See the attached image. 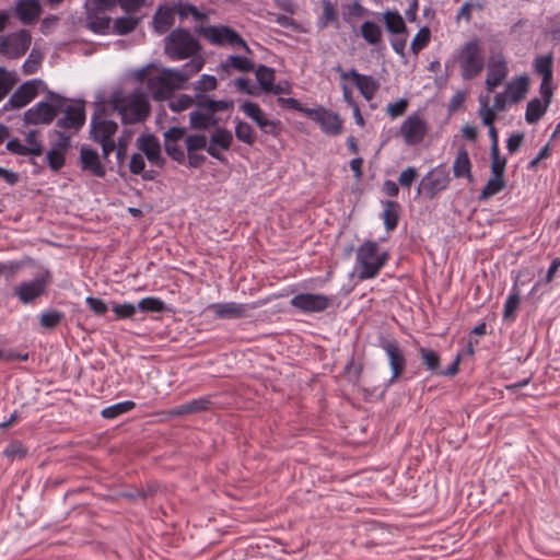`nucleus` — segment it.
<instances>
[{
	"instance_id": "nucleus-39",
	"label": "nucleus",
	"mask_w": 560,
	"mask_h": 560,
	"mask_svg": "<svg viewBox=\"0 0 560 560\" xmlns=\"http://www.w3.org/2000/svg\"><path fill=\"white\" fill-rule=\"evenodd\" d=\"M135 407H136V404L132 400L120 401V402H117V404H114L112 406L104 408L101 411V416L104 419L112 420V419H115L124 413L131 411Z\"/></svg>"
},
{
	"instance_id": "nucleus-52",
	"label": "nucleus",
	"mask_w": 560,
	"mask_h": 560,
	"mask_svg": "<svg viewBox=\"0 0 560 560\" xmlns=\"http://www.w3.org/2000/svg\"><path fill=\"white\" fill-rule=\"evenodd\" d=\"M491 156V174L504 176L505 167H506V158L500 155L499 149H490Z\"/></svg>"
},
{
	"instance_id": "nucleus-26",
	"label": "nucleus",
	"mask_w": 560,
	"mask_h": 560,
	"mask_svg": "<svg viewBox=\"0 0 560 560\" xmlns=\"http://www.w3.org/2000/svg\"><path fill=\"white\" fill-rule=\"evenodd\" d=\"M453 173L456 178L472 180L470 159L464 147L459 148L457 151L453 163Z\"/></svg>"
},
{
	"instance_id": "nucleus-15",
	"label": "nucleus",
	"mask_w": 560,
	"mask_h": 560,
	"mask_svg": "<svg viewBox=\"0 0 560 560\" xmlns=\"http://www.w3.org/2000/svg\"><path fill=\"white\" fill-rule=\"evenodd\" d=\"M242 112L249 117L262 132L277 137L281 132L280 120L269 119L258 104L246 101L241 106Z\"/></svg>"
},
{
	"instance_id": "nucleus-43",
	"label": "nucleus",
	"mask_w": 560,
	"mask_h": 560,
	"mask_svg": "<svg viewBox=\"0 0 560 560\" xmlns=\"http://www.w3.org/2000/svg\"><path fill=\"white\" fill-rule=\"evenodd\" d=\"M140 19L135 16H120L114 21V33L126 35L131 33L139 24Z\"/></svg>"
},
{
	"instance_id": "nucleus-22",
	"label": "nucleus",
	"mask_w": 560,
	"mask_h": 560,
	"mask_svg": "<svg viewBox=\"0 0 560 560\" xmlns=\"http://www.w3.org/2000/svg\"><path fill=\"white\" fill-rule=\"evenodd\" d=\"M215 318L220 319H234L243 318L246 316V305L236 302L212 303L207 306Z\"/></svg>"
},
{
	"instance_id": "nucleus-11",
	"label": "nucleus",
	"mask_w": 560,
	"mask_h": 560,
	"mask_svg": "<svg viewBox=\"0 0 560 560\" xmlns=\"http://www.w3.org/2000/svg\"><path fill=\"white\" fill-rule=\"evenodd\" d=\"M59 113L63 114L56 122V126L60 129L75 132L80 130L85 122V108L82 101L69 102V100L66 98Z\"/></svg>"
},
{
	"instance_id": "nucleus-33",
	"label": "nucleus",
	"mask_w": 560,
	"mask_h": 560,
	"mask_svg": "<svg viewBox=\"0 0 560 560\" xmlns=\"http://www.w3.org/2000/svg\"><path fill=\"white\" fill-rule=\"evenodd\" d=\"M534 71L545 80H552L553 75V56L552 54H547L544 56H538L534 60Z\"/></svg>"
},
{
	"instance_id": "nucleus-31",
	"label": "nucleus",
	"mask_w": 560,
	"mask_h": 560,
	"mask_svg": "<svg viewBox=\"0 0 560 560\" xmlns=\"http://www.w3.org/2000/svg\"><path fill=\"white\" fill-rule=\"evenodd\" d=\"M194 110L189 114L190 126L194 129L207 130L218 124V119L211 113Z\"/></svg>"
},
{
	"instance_id": "nucleus-61",
	"label": "nucleus",
	"mask_w": 560,
	"mask_h": 560,
	"mask_svg": "<svg viewBox=\"0 0 560 560\" xmlns=\"http://www.w3.org/2000/svg\"><path fill=\"white\" fill-rule=\"evenodd\" d=\"M279 104H281L284 107H288L290 109L296 110L299 113H302L306 116V113L311 112L312 108L304 107L300 101L293 97H279L278 98Z\"/></svg>"
},
{
	"instance_id": "nucleus-46",
	"label": "nucleus",
	"mask_w": 560,
	"mask_h": 560,
	"mask_svg": "<svg viewBox=\"0 0 560 560\" xmlns=\"http://www.w3.org/2000/svg\"><path fill=\"white\" fill-rule=\"evenodd\" d=\"M63 318V314L57 310H48L44 311L39 315L40 326L44 328H55L57 327Z\"/></svg>"
},
{
	"instance_id": "nucleus-10",
	"label": "nucleus",
	"mask_w": 560,
	"mask_h": 560,
	"mask_svg": "<svg viewBox=\"0 0 560 560\" xmlns=\"http://www.w3.org/2000/svg\"><path fill=\"white\" fill-rule=\"evenodd\" d=\"M334 303V298L323 293H299L290 300V305L303 314L325 312Z\"/></svg>"
},
{
	"instance_id": "nucleus-21",
	"label": "nucleus",
	"mask_w": 560,
	"mask_h": 560,
	"mask_svg": "<svg viewBox=\"0 0 560 560\" xmlns=\"http://www.w3.org/2000/svg\"><path fill=\"white\" fill-rule=\"evenodd\" d=\"M508 63L503 55H498L490 59L486 78L488 91H493L506 77Z\"/></svg>"
},
{
	"instance_id": "nucleus-3",
	"label": "nucleus",
	"mask_w": 560,
	"mask_h": 560,
	"mask_svg": "<svg viewBox=\"0 0 560 560\" xmlns=\"http://www.w3.org/2000/svg\"><path fill=\"white\" fill-rule=\"evenodd\" d=\"M388 259L387 252L378 253V243L364 241L357 249L355 270L360 281L375 278Z\"/></svg>"
},
{
	"instance_id": "nucleus-45",
	"label": "nucleus",
	"mask_w": 560,
	"mask_h": 560,
	"mask_svg": "<svg viewBox=\"0 0 560 560\" xmlns=\"http://www.w3.org/2000/svg\"><path fill=\"white\" fill-rule=\"evenodd\" d=\"M419 353L421 355V359L425 365V368L431 372H436L440 368V355L436 351L420 347Z\"/></svg>"
},
{
	"instance_id": "nucleus-16",
	"label": "nucleus",
	"mask_w": 560,
	"mask_h": 560,
	"mask_svg": "<svg viewBox=\"0 0 560 560\" xmlns=\"http://www.w3.org/2000/svg\"><path fill=\"white\" fill-rule=\"evenodd\" d=\"M39 85H45L39 79L22 83L10 96L4 105V109H18L26 106L37 96Z\"/></svg>"
},
{
	"instance_id": "nucleus-54",
	"label": "nucleus",
	"mask_w": 560,
	"mask_h": 560,
	"mask_svg": "<svg viewBox=\"0 0 560 560\" xmlns=\"http://www.w3.org/2000/svg\"><path fill=\"white\" fill-rule=\"evenodd\" d=\"M26 454L27 450L20 441L9 443L3 451V455L11 460L15 458H24Z\"/></svg>"
},
{
	"instance_id": "nucleus-7",
	"label": "nucleus",
	"mask_w": 560,
	"mask_h": 560,
	"mask_svg": "<svg viewBox=\"0 0 560 560\" xmlns=\"http://www.w3.org/2000/svg\"><path fill=\"white\" fill-rule=\"evenodd\" d=\"M200 34L214 46L241 47L250 54L247 43L236 31L228 25H208L201 27Z\"/></svg>"
},
{
	"instance_id": "nucleus-17",
	"label": "nucleus",
	"mask_w": 560,
	"mask_h": 560,
	"mask_svg": "<svg viewBox=\"0 0 560 560\" xmlns=\"http://www.w3.org/2000/svg\"><path fill=\"white\" fill-rule=\"evenodd\" d=\"M48 284V272L31 281L21 282L14 288V294L23 304H30L42 296Z\"/></svg>"
},
{
	"instance_id": "nucleus-57",
	"label": "nucleus",
	"mask_w": 560,
	"mask_h": 560,
	"mask_svg": "<svg viewBox=\"0 0 560 560\" xmlns=\"http://www.w3.org/2000/svg\"><path fill=\"white\" fill-rule=\"evenodd\" d=\"M85 303L89 308L97 316L105 315L108 311L106 303L100 298L88 296L85 299Z\"/></svg>"
},
{
	"instance_id": "nucleus-12",
	"label": "nucleus",
	"mask_w": 560,
	"mask_h": 560,
	"mask_svg": "<svg viewBox=\"0 0 560 560\" xmlns=\"http://www.w3.org/2000/svg\"><path fill=\"white\" fill-rule=\"evenodd\" d=\"M1 49L3 55L10 58L22 57L30 48L32 37L27 30H20L7 35L0 36Z\"/></svg>"
},
{
	"instance_id": "nucleus-35",
	"label": "nucleus",
	"mask_w": 560,
	"mask_h": 560,
	"mask_svg": "<svg viewBox=\"0 0 560 560\" xmlns=\"http://www.w3.org/2000/svg\"><path fill=\"white\" fill-rule=\"evenodd\" d=\"M528 90V78L526 75L518 77L514 82L506 86V94L513 103L520 102L524 98Z\"/></svg>"
},
{
	"instance_id": "nucleus-58",
	"label": "nucleus",
	"mask_w": 560,
	"mask_h": 560,
	"mask_svg": "<svg viewBox=\"0 0 560 560\" xmlns=\"http://www.w3.org/2000/svg\"><path fill=\"white\" fill-rule=\"evenodd\" d=\"M186 129L183 127H172L163 135L164 144L178 143L185 136Z\"/></svg>"
},
{
	"instance_id": "nucleus-4",
	"label": "nucleus",
	"mask_w": 560,
	"mask_h": 560,
	"mask_svg": "<svg viewBox=\"0 0 560 560\" xmlns=\"http://www.w3.org/2000/svg\"><path fill=\"white\" fill-rule=\"evenodd\" d=\"M66 97L48 91L46 97L28 108L23 116L26 125H49L59 114Z\"/></svg>"
},
{
	"instance_id": "nucleus-42",
	"label": "nucleus",
	"mask_w": 560,
	"mask_h": 560,
	"mask_svg": "<svg viewBox=\"0 0 560 560\" xmlns=\"http://www.w3.org/2000/svg\"><path fill=\"white\" fill-rule=\"evenodd\" d=\"M385 26L393 34L406 33V24L398 12H386L384 14Z\"/></svg>"
},
{
	"instance_id": "nucleus-13",
	"label": "nucleus",
	"mask_w": 560,
	"mask_h": 560,
	"mask_svg": "<svg viewBox=\"0 0 560 560\" xmlns=\"http://www.w3.org/2000/svg\"><path fill=\"white\" fill-rule=\"evenodd\" d=\"M306 117L319 125L320 130L327 136H338L342 131V119L340 116L323 106L312 108Z\"/></svg>"
},
{
	"instance_id": "nucleus-27",
	"label": "nucleus",
	"mask_w": 560,
	"mask_h": 560,
	"mask_svg": "<svg viewBox=\"0 0 560 560\" xmlns=\"http://www.w3.org/2000/svg\"><path fill=\"white\" fill-rule=\"evenodd\" d=\"M195 102L199 109H205L214 116L215 113L225 112L233 106V102L226 100H210L206 95L195 94Z\"/></svg>"
},
{
	"instance_id": "nucleus-6",
	"label": "nucleus",
	"mask_w": 560,
	"mask_h": 560,
	"mask_svg": "<svg viewBox=\"0 0 560 560\" xmlns=\"http://www.w3.org/2000/svg\"><path fill=\"white\" fill-rule=\"evenodd\" d=\"M460 74L464 80L476 78L483 69L485 60L476 39L467 42L458 52Z\"/></svg>"
},
{
	"instance_id": "nucleus-63",
	"label": "nucleus",
	"mask_w": 560,
	"mask_h": 560,
	"mask_svg": "<svg viewBox=\"0 0 560 560\" xmlns=\"http://www.w3.org/2000/svg\"><path fill=\"white\" fill-rule=\"evenodd\" d=\"M145 168V162L142 153H133L129 162V170L132 174L139 175Z\"/></svg>"
},
{
	"instance_id": "nucleus-64",
	"label": "nucleus",
	"mask_w": 560,
	"mask_h": 560,
	"mask_svg": "<svg viewBox=\"0 0 560 560\" xmlns=\"http://www.w3.org/2000/svg\"><path fill=\"white\" fill-rule=\"evenodd\" d=\"M539 93L541 95L540 100L550 105L551 101H552V95H553L552 80L541 79V83L539 86Z\"/></svg>"
},
{
	"instance_id": "nucleus-44",
	"label": "nucleus",
	"mask_w": 560,
	"mask_h": 560,
	"mask_svg": "<svg viewBox=\"0 0 560 560\" xmlns=\"http://www.w3.org/2000/svg\"><path fill=\"white\" fill-rule=\"evenodd\" d=\"M138 310L144 313H162L165 311V303L154 296H147L139 301Z\"/></svg>"
},
{
	"instance_id": "nucleus-48",
	"label": "nucleus",
	"mask_w": 560,
	"mask_h": 560,
	"mask_svg": "<svg viewBox=\"0 0 560 560\" xmlns=\"http://www.w3.org/2000/svg\"><path fill=\"white\" fill-rule=\"evenodd\" d=\"M90 28L100 35L107 34L110 28V18L106 15H89Z\"/></svg>"
},
{
	"instance_id": "nucleus-30",
	"label": "nucleus",
	"mask_w": 560,
	"mask_h": 560,
	"mask_svg": "<svg viewBox=\"0 0 560 560\" xmlns=\"http://www.w3.org/2000/svg\"><path fill=\"white\" fill-rule=\"evenodd\" d=\"M382 205L384 207L382 213L384 226L388 232L394 231L399 220V203L394 200H383Z\"/></svg>"
},
{
	"instance_id": "nucleus-41",
	"label": "nucleus",
	"mask_w": 560,
	"mask_h": 560,
	"mask_svg": "<svg viewBox=\"0 0 560 560\" xmlns=\"http://www.w3.org/2000/svg\"><path fill=\"white\" fill-rule=\"evenodd\" d=\"M234 132L237 140L248 145H253L256 141V135L253 127L245 121L237 119Z\"/></svg>"
},
{
	"instance_id": "nucleus-5",
	"label": "nucleus",
	"mask_w": 560,
	"mask_h": 560,
	"mask_svg": "<svg viewBox=\"0 0 560 560\" xmlns=\"http://www.w3.org/2000/svg\"><path fill=\"white\" fill-rule=\"evenodd\" d=\"M114 107L118 110L124 124L140 122L149 115L148 102L141 93L115 97Z\"/></svg>"
},
{
	"instance_id": "nucleus-34",
	"label": "nucleus",
	"mask_w": 560,
	"mask_h": 560,
	"mask_svg": "<svg viewBox=\"0 0 560 560\" xmlns=\"http://www.w3.org/2000/svg\"><path fill=\"white\" fill-rule=\"evenodd\" d=\"M220 67L226 72H229L231 68L237 71L248 72L254 69V63L247 57L231 55L226 58L225 61L221 62Z\"/></svg>"
},
{
	"instance_id": "nucleus-53",
	"label": "nucleus",
	"mask_w": 560,
	"mask_h": 560,
	"mask_svg": "<svg viewBox=\"0 0 560 560\" xmlns=\"http://www.w3.org/2000/svg\"><path fill=\"white\" fill-rule=\"evenodd\" d=\"M27 154L32 156H39L43 153V147L37 138L36 130H30L25 137Z\"/></svg>"
},
{
	"instance_id": "nucleus-8",
	"label": "nucleus",
	"mask_w": 560,
	"mask_h": 560,
	"mask_svg": "<svg viewBox=\"0 0 560 560\" xmlns=\"http://www.w3.org/2000/svg\"><path fill=\"white\" fill-rule=\"evenodd\" d=\"M377 346L386 353L388 364L390 368V377L388 378L387 386L396 382L405 372L407 359L400 345L395 338H387L381 336L377 339Z\"/></svg>"
},
{
	"instance_id": "nucleus-37",
	"label": "nucleus",
	"mask_w": 560,
	"mask_h": 560,
	"mask_svg": "<svg viewBox=\"0 0 560 560\" xmlns=\"http://www.w3.org/2000/svg\"><path fill=\"white\" fill-rule=\"evenodd\" d=\"M174 23L173 11L170 8H159L153 16V24L159 33L166 32Z\"/></svg>"
},
{
	"instance_id": "nucleus-50",
	"label": "nucleus",
	"mask_w": 560,
	"mask_h": 560,
	"mask_svg": "<svg viewBox=\"0 0 560 560\" xmlns=\"http://www.w3.org/2000/svg\"><path fill=\"white\" fill-rule=\"evenodd\" d=\"M431 32L429 27L423 26L421 27L418 33L416 34L415 38L411 42V51L413 54H418L430 42Z\"/></svg>"
},
{
	"instance_id": "nucleus-55",
	"label": "nucleus",
	"mask_w": 560,
	"mask_h": 560,
	"mask_svg": "<svg viewBox=\"0 0 560 560\" xmlns=\"http://www.w3.org/2000/svg\"><path fill=\"white\" fill-rule=\"evenodd\" d=\"M138 310V305H133L132 303H122V304H114L113 312L116 315L117 319H127L132 318Z\"/></svg>"
},
{
	"instance_id": "nucleus-9",
	"label": "nucleus",
	"mask_w": 560,
	"mask_h": 560,
	"mask_svg": "<svg viewBox=\"0 0 560 560\" xmlns=\"http://www.w3.org/2000/svg\"><path fill=\"white\" fill-rule=\"evenodd\" d=\"M450 180V173L439 165L422 177L417 188V196L423 195L431 200L447 188Z\"/></svg>"
},
{
	"instance_id": "nucleus-14",
	"label": "nucleus",
	"mask_w": 560,
	"mask_h": 560,
	"mask_svg": "<svg viewBox=\"0 0 560 560\" xmlns=\"http://www.w3.org/2000/svg\"><path fill=\"white\" fill-rule=\"evenodd\" d=\"M399 133L407 145H417L424 140L428 124L418 114H411L400 125Z\"/></svg>"
},
{
	"instance_id": "nucleus-23",
	"label": "nucleus",
	"mask_w": 560,
	"mask_h": 560,
	"mask_svg": "<svg viewBox=\"0 0 560 560\" xmlns=\"http://www.w3.org/2000/svg\"><path fill=\"white\" fill-rule=\"evenodd\" d=\"M118 129L117 124L114 120L103 119L95 115L91 119V137L94 141H105L113 139V136Z\"/></svg>"
},
{
	"instance_id": "nucleus-62",
	"label": "nucleus",
	"mask_w": 560,
	"mask_h": 560,
	"mask_svg": "<svg viewBox=\"0 0 560 560\" xmlns=\"http://www.w3.org/2000/svg\"><path fill=\"white\" fill-rule=\"evenodd\" d=\"M407 106H408V102L406 100H404V98H400L397 102L388 104V106H387V114L392 118L399 117V116H401L406 112Z\"/></svg>"
},
{
	"instance_id": "nucleus-40",
	"label": "nucleus",
	"mask_w": 560,
	"mask_h": 560,
	"mask_svg": "<svg viewBox=\"0 0 560 560\" xmlns=\"http://www.w3.org/2000/svg\"><path fill=\"white\" fill-rule=\"evenodd\" d=\"M256 79L260 88L267 92L273 88L275 71L265 65H259L256 69Z\"/></svg>"
},
{
	"instance_id": "nucleus-25",
	"label": "nucleus",
	"mask_w": 560,
	"mask_h": 560,
	"mask_svg": "<svg viewBox=\"0 0 560 560\" xmlns=\"http://www.w3.org/2000/svg\"><path fill=\"white\" fill-rule=\"evenodd\" d=\"M15 12L19 20L27 25L36 21L40 14V4L38 0H18Z\"/></svg>"
},
{
	"instance_id": "nucleus-28",
	"label": "nucleus",
	"mask_w": 560,
	"mask_h": 560,
	"mask_svg": "<svg viewBox=\"0 0 560 560\" xmlns=\"http://www.w3.org/2000/svg\"><path fill=\"white\" fill-rule=\"evenodd\" d=\"M210 406V399L209 397H199L191 399L187 401L186 404L176 406L172 411L171 415L173 417H180L188 413H198L201 411H205Z\"/></svg>"
},
{
	"instance_id": "nucleus-36",
	"label": "nucleus",
	"mask_w": 560,
	"mask_h": 560,
	"mask_svg": "<svg viewBox=\"0 0 560 560\" xmlns=\"http://www.w3.org/2000/svg\"><path fill=\"white\" fill-rule=\"evenodd\" d=\"M505 187L504 176L492 175L479 194V200H487Z\"/></svg>"
},
{
	"instance_id": "nucleus-38",
	"label": "nucleus",
	"mask_w": 560,
	"mask_h": 560,
	"mask_svg": "<svg viewBox=\"0 0 560 560\" xmlns=\"http://www.w3.org/2000/svg\"><path fill=\"white\" fill-rule=\"evenodd\" d=\"M361 36L370 45H378L382 42V30L378 24L365 21L361 25Z\"/></svg>"
},
{
	"instance_id": "nucleus-47",
	"label": "nucleus",
	"mask_w": 560,
	"mask_h": 560,
	"mask_svg": "<svg viewBox=\"0 0 560 560\" xmlns=\"http://www.w3.org/2000/svg\"><path fill=\"white\" fill-rule=\"evenodd\" d=\"M218 81L214 75L211 74H202L195 83L194 90L195 94L205 95L206 92H210L217 89Z\"/></svg>"
},
{
	"instance_id": "nucleus-49",
	"label": "nucleus",
	"mask_w": 560,
	"mask_h": 560,
	"mask_svg": "<svg viewBox=\"0 0 560 560\" xmlns=\"http://www.w3.org/2000/svg\"><path fill=\"white\" fill-rule=\"evenodd\" d=\"M207 137L205 135H189L185 139V147L187 150V153L200 151V150H207Z\"/></svg>"
},
{
	"instance_id": "nucleus-19",
	"label": "nucleus",
	"mask_w": 560,
	"mask_h": 560,
	"mask_svg": "<svg viewBox=\"0 0 560 560\" xmlns=\"http://www.w3.org/2000/svg\"><path fill=\"white\" fill-rule=\"evenodd\" d=\"M138 149L145 155L147 160L162 167L165 160L161 154V144L153 135H143L137 139Z\"/></svg>"
},
{
	"instance_id": "nucleus-60",
	"label": "nucleus",
	"mask_w": 560,
	"mask_h": 560,
	"mask_svg": "<svg viewBox=\"0 0 560 560\" xmlns=\"http://www.w3.org/2000/svg\"><path fill=\"white\" fill-rule=\"evenodd\" d=\"M164 149H165L166 154L171 159H173L174 161H176L179 164L185 163L186 154H185L184 149L178 143L164 144Z\"/></svg>"
},
{
	"instance_id": "nucleus-18",
	"label": "nucleus",
	"mask_w": 560,
	"mask_h": 560,
	"mask_svg": "<svg viewBox=\"0 0 560 560\" xmlns=\"http://www.w3.org/2000/svg\"><path fill=\"white\" fill-rule=\"evenodd\" d=\"M233 142V135L226 128L219 127L214 130L209 139V145L207 152L213 159L225 162L224 155L220 150L228 151Z\"/></svg>"
},
{
	"instance_id": "nucleus-24",
	"label": "nucleus",
	"mask_w": 560,
	"mask_h": 560,
	"mask_svg": "<svg viewBox=\"0 0 560 560\" xmlns=\"http://www.w3.org/2000/svg\"><path fill=\"white\" fill-rule=\"evenodd\" d=\"M350 74L361 95L366 101H371L378 89V84L372 75L361 74L354 68L350 70Z\"/></svg>"
},
{
	"instance_id": "nucleus-56",
	"label": "nucleus",
	"mask_w": 560,
	"mask_h": 560,
	"mask_svg": "<svg viewBox=\"0 0 560 560\" xmlns=\"http://www.w3.org/2000/svg\"><path fill=\"white\" fill-rule=\"evenodd\" d=\"M417 177V168L415 166H408L400 173L398 178V185H400L402 188L409 189Z\"/></svg>"
},
{
	"instance_id": "nucleus-20",
	"label": "nucleus",
	"mask_w": 560,
	"mask_h": 560,
	"mask_svg": "<svg viewBox=\"0 0 560 560\" xmlns=\"http://www.w3.org/2000/svg\"><path fill=\"white\" fill-rule=\"evenodd\" d=\"M80 164L84 172L90 173L96 177H104L106 175V168L101 163L100 155L96 150L82 145L80 149Z\"/></svg>"
},
{
	"instance_id": "nucleus-51",
	"label": "nucleus",
	"mask_w": 560,
	"mask_h": 560,
	"mask_svg": "<svg viewBox=\"0 0 560 560\" xmlns=\"http://www.w3.org/2000/svg\"><path fill=\"white\" fill-rule=\"evenodd\" d=\"M47 162L52 171L57 172L61 170L66 163V152L58 148H51L47 152Z\"/></svg>"
},
{
	"instance_id": "nucleus-29",
	"label": "nucleus",
	"mask_w": 560,
	"mask_h": 560,
	"mask_svg": "<svg viewBox=\"0 0 560 560\" xmlns=\"http://www.w3.org/2000/svg\"><path fill=\"white\" fill-rule=\"evenodd\" d=\"M521 304V293L517 288V284L515 283L512 289L510 290L504 305H503V320L506 322H514L517 316V311L520 308Z\"/></svg>"
},
{
	"instance_id": "nucleus-2",
	"label": "nucleus",
	"mask_w": 560,
	"mask_h": 560,
	"mask_svg": "<svg viewBox=\"0 0 560 560\" xmlns=\"http://www.w3.org/2000/svg\"><path fill=\"white\" fill-rule=\"evenodd\" d=\"M195 74L182 67L178 69L162 68L158 75L148 78L147 88L154 100L164 101L170 98L174 91L184 89L186 82Z\"/></svg>"
},
{
	"instance_id": "nucleus-59",
	"label": "nucleus",
	"mask_w": 560,
	"mask_h": 560,
	"mask_svg": "<svg viewBox=\"0 0 560 560\" xmlns=\"http://www.w3.org/2000/svg\"><path fill=\"white\" fill-rule=\"evenodd\" d=\"M192 104L194 97L187 94H182L176 100L170 103V108L175 113H179L189 108Z\"/></svg>"
},
{
	"instance_id": "nucleus-32",
	"label": "nucleus",
	"mask_w": 560,
	"mask_h": 560,
	"mask_svg": "<svg viewBox=\"0 0 560 560\" xmlns=\"http://www.w3.org/2000/svg\"><path fill=\"white\" fill-rule=\"evenodd\" d=\"M549 104L538 97L527 103L525 112V120L528 124H536L547 112Z\"/></svg>"
},
{
	"instance_id": "nucleus-1",
	"label": "nucleus",
	"mask_w": 560,
	"mask_h": 560,
	"mask_svg": "<svg viewBox=\"0 0 560 560\" xmlns=\"http://www.w3.org/2000/svg\"><path fill=\"white\" fill-rule=\"evenodd\" d=\"M164 54L172 61L189 59L182 68L196 74L206 63L199 40L189 30L183 27L172 30L164 38Z\"/></svg>"
}]
</instances>
